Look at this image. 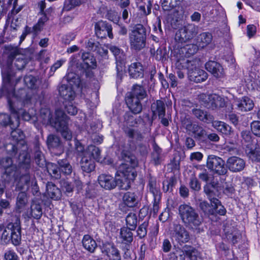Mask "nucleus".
Returning <instances> with one entry per match:
<instances>
[{
	"label": "nucleus",
	"instance_id": "nucleus-1",
	"mask_svg": "<svg viewBox=\"0 0 260 260\" xmlns=\"http://www.w3.org/2000/svg\"><path fill=\"white\" fill-rule=\"evenodd\" d=\"M8 59L6 64L1 65L2 74L3 79V85L2 88L3 91H11L14 90L13 83V77L11 73V68L13 67L12 63L14 62V67L16 69L20 70L23 69L27 63L24 55L20 54L19 50L17 48H9L8 52Z\"/></svg>",
	"mask_w": 260,
	"mask_h": 260
},
{
	"label": "nucleus",
	"instance_id": "nucleus-2",
	"mask_svg": "<svg viewBox=\"0 0 260 260\" xmlns=\"http://www.w3.org/2000/svg\"><path fill=\"white\" fill-rule=\"evenodd\" d=\"M122 158L123 162L118 168L115 180L119 189L127 190L137 176L135 168L138 165V161L134 155L129 154L123 153Z\"/></svg>",
	"mask_w": 260,
	"mask_h": 260
},
{
	"label": "nucleus",
	"instance_id": "nucleus-3",
	"mask_svg": "<svg viewBox=\"0 0 260 260\" xmlns=\"http://www.w3.org/2000/svg\"><path fill=\"white\" fill-rule=\"evenodd\" d=\"M179 214L183 223L189 229L200 232V225L203 219L196 209L189 205L183 204L179 206Z\"/></svg>",
	"mask_w": 260,
	"mask_h": 260
},
{
	"label": "nucleus",
	"instance_id": "nucleus-4",
	"mask_svg": "<svg viewBox=\"0 0 260 260\" xmlns=\"http://www.w3.org/2000/svg\"><path fill=\"white\" fill-rule=\"evenodd\" d=\"M200 60L180 59L175 65L177 69H186L189 79L197 83L205 81L208 78L207 73L203 70L198 68Z\"/></svg>",
	"mask_w": 260,
	"mask_h": 260
},
{
	"label": "nucleus",
	"instance_id": "nucleus-5",
	"mask_svg": "<svg viewBox=\"0 0 260 260\" xmlns=\"http://www.w3.org/2000/svg\"><path fill=\"white\" fill-rule=\"evenodd\" d=\"M46 114L50 124L57 132H60L65 140H71L72 138V134L68 128V117L64 112L60 109L56 110L54 118L52 117L49 110L46 111Z\"/></svg>",
	"mask_w": 260,
	"mask_h": 260
},
{
	"label": "nucleus",
	"instance_id": "nucleus-6",
	"mask_svg": "<svg viewBox=\"0 0 260 260\" xmlns=\"http://www.w3.org/2000/svg\"><path fill=\"white\" fill-rule=\"evenodd\" d=\"M18 159L20 169L24 170L26 173L20 177L19 181L17 183L16 189L25 191L28 189L30 181L34 178L27 172L31 167L30 156L27 151L24 150L19 154Z\"/></svg>",
	"mask_w": 260,
	"mask_h": 260
},
{
	"label": "nucleus",
	"instance_id": "nucleus-7",
	"mask_svg": "<svg viewBox=\"0 0 260 260\" xmlns=\"http://www.w3.org/2000/svg\"><path fill=\"white\" fill-rule=\"evenodd\" d=\"M2 93L7 96L10 110L12 113V117L9 115L3 114L1 115L0 118H2V123L5 126L10 125L12 129L15 128L19 126V120L18 111L15 109V104L14 99L18 100L17 96H13L14 91L12 92L9 90V91H3L2 88Z\"/></svg>",
	"mask_w": 260,
	"mask_h": 260
},
{
	"label": "nucleus",
	"instance_id": "nucleus-8",
	"mask_svg": "<svg viewBox=\"0 0 260 260\" xmlns=\"http://www.w3.org/2000/svg\"><path fill=\"white\" fill-rule=\"evenodd\" d=\"M146 31L145 27L141 24L136 25L129 34V42L131 48L140 50L145 46Z\"/></svg>",
	"mask_w": 260,
	"mask_h": 260
},
{
	"label": "nucleus",
	"instance_id": "nucleus-9",
	"mask_svg": "<svg viewBox=\"0 0 260 260\" xmlns=\"http://www.w3.org/2000/svg\"><path fill=\"white\" fill-rule=\"evenodd\" d=\"M13 96H17L18 100L14 99L15 104V109L19 111L18 116L22 115L24 120L28 121L31 119V116L29 114L26 112L22 111V106H25L29 103L30 101V97L28 96L24 89H20L18 91L17 93L14 91Z\"/></svg>",
	"mask_w": 260,
	"mask_h": 260
},
{
	"label": "nucleus",
	"instance_id": "nucleus-10",
	"mask_svg": "<svg viewBox=\"0 0 260 260\" xmlns=\"http://www.w3.org/2000/svg\"><path fill=\"white\" fill-rule=\"evenodd\" d=\"M206 166L209 170L219 176L225 175L228 173L224 160L214 155H210L208 156Z\"/></svg>",
	"mask_w": 260,
	"mask_h": 260
},
{
	"label": "nucleus",
	"instance_id": "nucleus-11",
	"mask_svg": "<svg viewBox=\"0 0 260 260\" xmlns=\"http://www.w3.org/2000/svg\"><path fill=\"white\" fill-rule=\"evenodd\" d=\"M200 100L201 105L209 109L214 110L225 106L224 99L216 94H202L200 96Z\"/></svg>",
	"mask_w": 260,
	"mask_h": 260
},
{
	"label": "nucleus",
	"instance_id": "nucleus-12",
	"mask_svg": "<svg viewBox=\"0 0 260 260\" xmlns=\"http://www.w3.org/2000/svg\"><path fill=\"white\" fill-rule=\"evenodd\" d=\"M198 50V47L194 44H189L181 47L178 50L176 55V62L177 63L180 59H187L188 60H199L196 58L191 57Z\"/></svg>",
	"mask_w": 260,
	"mask_h": 260
},
{
	"label": "nucleus",
	"instance_id": "nucleus-13",
	"mask_svg": "<svg viewBox=\"0 0 260 260\" xmlns=\"http://www.w3.org/2000/svg\"><path fill=\"white\" fill-rule=\"evenodd\" d=\"M95 33L96 36L101 39L108 37L110 39L113 38L112 27L106 21H99L94 25Z\"/></svg>",
	"mask_w": 260,
	"mask_h": 260
},
{
	"label": "nucleus",
	"instance_id": "nucleus-14",
	"mask_svg": "<svg viewBox=\"0 0 260 260\" xmlns=\"http://www.w3.org/2000/svg\"><path fill=\"white\" fill-rule=\"evenodd\" d=\"M173 240L181 244L187 242L189 240L188 232L182 225L179 224L174 225L172 233Z\"/></svg>",
	"mask_w": 260,
	"mask_h": 260
},
{
	"label": "nucleus",
	"instance_id": "nucleus-15",
	"mask_svg": "<svg viewBox=\"0 0 260 260\" xmlns=\"http://www.w3.org/2000/svg\"><path fill=\"white\" fill-rule=\"evenodd\" d=\"M7 229L11 232V240L12 243L15 246H18L21 243V226L19 222L9 223Z\"/></svg>",
	"mask_w": 260,
	"mask_h": 260
},
{
	"label": "nucleus",
	"instance_id": "nucleus-16",
	"mask_svg": "<svg viewBox=\"0 0 260 260\" xmlns=\"http://www.w3.org/2000/svg\"><path fill=\"white\" fill-rule=\"evenodd\" d=\"M109 49L115 56L116 59L117 76L121 77L122 74L123 66L124 64L125 55L122 50L115 46H111Z\"/></svg>",
	"mask_w": 260,
	"mask_h": 260
},
{
	"label": "nucleus",
	"instance_id": "nucleus-17",
	"mask_svg": "<svg viewBox=\"0 0 260 260\" xmlns=\"http://www.w3.org/2000/svg\"><path fill=\"white\" fill-rule=\"evenodd\" d=\"M245 161L237 156L230 157L226 161V167L229 170L233 173L242 171L245 167Z\"/></svg>",
	"mask_w": 260,
	"mask_h": 260
},
{
	"label": "nucleus",
	"instance_id": "nucleus-18",
	"mask_svg": "<svg viewBox=\"0 0 260 260\" xmlns=\"http://www.w3.org/2000/svg\"><path fill=\"white\" fill-rule=\"evenodd\" d=\"M98 183L102 188L108 190L114 189L117 186L115 178L109 174H101L98 177Z\"/></svg>",
	"mask_w": 260,
	"mask_h": 260
},
{
	"label": "nucleus",
	"instance_id": "nucleus-19",
	"mask_svg": "<svg viewBox=\"0 0 260 260\" xmlns=\"http://www.w3.org/2000/svg\"><path fill=\"white\" fill-rule=\"evenodd\" d=\"M206 70L211 73L216 78H222L224 75L222 67L214 61H209L205 64Z\"/></svg>",
	"mask_w": 260,
	"mask_h": 260
},
{
	"label": "nucleus",
	"instance_id": "nucleus-20",
	"mask_svg": "<svg viewBox=\"0 0 260 260\" xmlns=\"http://www.w3.org/2000/svg\"><path fill=\"white\" fill-rule=\"evenodd\" d=\"M204 191L210 201V203H212L213 200H218L216 197H219L220 193L217 184H214L213 182L206 184L204 187Z\"/></svg>",
	"mask_w": 260,
	"mask_h": 260
},
{
	"label": "nucleus",
	"instance_id": "nucleus-21",
	"mask_svg": "<svg viewBox=\"0 0 260 260\" xmlns=\"http://www.w3.org/2000/svg\"><path fill=\"white\" fill-rule=\"evenodd\" d=\"M125 103L133 113L137 114L141 112L142 110L141 100L126 95L125 97Z\"/></svg>",
	"mask_w": 260,
	"mask_h": 260
},
{
	"label": "nucleus",
	"instance_id": "nucleus-22",
	"mask_svg": "<svg viewBox=\"0 0 260 260\" xmlns=\"http://www.w3.org/2000/svg\"><path fill=\"white\" fill-rule=\"evenodd\" d=\"M126 95L142 101L147 97V94L143 86L136 84L133 85L131 91L128 92Z\"/></svg>",
	"mask_w": 260,
	"mask_h": 260
},
{
	"label": "nucleus",
	"instance_id": "nucleus-23",
	"mask_svg": "<svg viewBox=\"0 0 260 260\" xmlns=\"http://www.w3.org/2000/svg\"><path fill=\"white\" fill-rule=\"evenodd\" d=\"M237 109L242 112L251 111L254 107L253 101L247 96H244L237 102Z\"/></svg>",
	"mask_w": 260,
	"mask_h": 260
},
{
	"label": "nucleus",
	"instance_id": "nucleus-24",
	"mask_svg": "<svg viewBox=\"0 0 260 260\" xmlns=\"http://www.w3.org/2000/svg\"><path fill=\"white\" fill-rule=\"evenodd\" d=\"M42 209L40 203L33 202L30 207V210L27 211L24 215L25 218L30 219L33 217L35 219H39L42 215Z\"/></svg>",
	"mask_w": 260,
	"mask_h": 260
},
{
	"label": "nucleus",
	"instance_id": "nucleus-25",
	"mask_svg": "<svg viewBox=\"0 0 260 260\" xmlns=\"http://www.w3.org/2000/svg\"><path fill=\"white\" fill-rule=\"evenodd\" d=\"M185 256L186 255L190 260H203L200 252L193 247L185 245L182 249H179Z\"/></svg>",
	"mask_w": 260,
	"mask_h": 260
},
{
	"label": "nucleus",
	"instance_id": "nucleus-26",
	"mask_svg": "<svg viewBox=\"0 0 260 260\" xmlns=\"http://www.w3.org/2000/svg\"><path fill=\"white\" fill-rule=\"evenodd\" d=\"M185 256L186 255L190 260H203L200 252L193 247L185 245L182 249H179Z\"/></svg>",
	"mask_w": 260,
	"mask_h": 260
},
{
	"label": "nucleus",
	"instance_id": "nucleus-27",
	"mask_svg": "<svg viewBox=\"0 0 260 260\" xmlns=\"http://www.w3.org/2000/svg\"><path fill=\"white\" fill-rule=\"evenodd\" d=\"M185 256L186 255L190 260H203L200 252L193 247L185 245L182 249H179Z\"/></svg>",
	"mask_w": 260,
	"mask_h": 260
},
{
	"label": "nucleus",
	"instance_id": "nucleus-28",
	"mask_svg": "<svg viewBox=\"0 0 260 260\" xmlns=\"http://www.w3.org/2000/svg\"><path fill=\"white\" fill-rule=\"evenodd\" d=\"M46 193L51 199L54 200H58L61 197V192L60 189L54 183L48 182L46 184Z\"/></svg>",
	"mask_w": 260,
	"mask_h": 260
},
{
	"label": "nucleus",
	"instance_id": "nucleus-29",
	"mask_svg": "<svg viewBox=\"0 0 260 260\" xmlns=\"http://www.w3.org/2000/svg\"><path fill=\"white\" fill-rule=\"evenodd\" d=\"M128 73L131 77L137 79L143 77V68L141 63H132L128 68Z\"/></svg>",
	"mask_w": 260,
	"mask_h": 260
},
{
	"label": "nucleus",
	"instance_id": "nucleus-30",
	"mask_svg": "<svg viewBox=\"0 0 260 260\" xmlns=\"http://www.w3.org/2000/svg\"><path fill=\"white\" fill-rule=\"evenodd\" d=\"M192 112L197 118L204 122L210 123L214 120V117L206 111L200 109H193Z\"/></svg>",
	"mask_w": 260,
	"mask_h": 260
},
{
	"label": "nucleus",
	"instance_id": "nucleus-31",
	"mask_svg": "<svg viewBox=\"0 0 260 260\" xmlns=\"http://www.w3.org/2000/svg\"><path fill=\"white\" fill-rule=\"evenodd\" d=\"M81 169L83 172L89 173L93 171L95 169L94 161L86 155L82 157L80 161Z\"/></svg>",
	"mask_w": 260,
	"mask_h": 260
},
{
	"label": "nucleus",
	"instance_id": "nucleus-32",
	"mask_svg": "<svg viewBox=\"0 0 260 260\" xmlns=\"http://www.w3.org/2000/svg\"><path fill=\"white\" fill-rule=\"evenodd\" d=\"M213 127L218 132L225 136H230L232 133L231 127L226 123L221 121H213Z\"/></svg>",
	"mask_w": 260,
	"mask_h": 260
},
{
	"label": "nucleus",
	"instance_id": "nucleus-33",
	"mask_svg": "<svg viewBox=\"0 0 260 260\" xmlns=\"http://www.w3.org/2000/svg\"><path fill=\"white\" fill-rule=\"evenodd\" d=\"M59 92L60 95L65 100L71 101L75 98V92L72 88L67 85H61L59 88Z\"/></svg>",
	"mask_w": 260,
	"mask_h": 260
},
{
	"label": "nucleus",
	"instance_id": "nucleus-34",
	"mask_svg": "<svg viewBox=\"0 0 260 260\" xmlns=\"http://www.w3.org/2000/svg\"><path fill=\"white\" fill-rule=\"evenodd\" d=\"M124 204L128 207L136 206L139 202L138 198L134 193L130 191L126 192L123 196Z\"/></svg>",
	"mask_w": 260,
	"mask_h": 260
},
{
	"label": "nucleus",
	"instance_id": "nucleus-35",
	"mask_svg": "<svg viewBox=\"0 0 260 260\" xmlns=\"http://www.w3.org/2000/svg\"><path fill=\"white\" fill-rule=\"evenodd\" d=\"M132 230L128 228V227H122L120 229V238L121 239L122 242L129 245L133 241V234L132 232Z\"/></svg>",
	"mask_w": 260,
	"mask_h": 260
},
{
	"label": "nucleus",
	"instance_id": "nucleus-36",
	"mask_svg": "<svg viewBox=\"0 0 260 260\" xmlns=\"http://www.w3.org/2000/svg\"><path fill=\"white\" fill-rule=\"evenodd\" d=\"M105 251L109 260H121L120 252L114 245L107 247Z\"/></svg>",
	"mask_w": 260,
	"mask_h": 260
},
{
	"label": "nucleus",
	"instance_id": "nucleus-37",
	"mask_svg": "<svg viewBox=\"0 0 260 260\" xmlns=\"http://www.w3.org/2000/svg\"><path fill=\"white\" fill-rule=\"evenodd\" d=\"M0 165L5 170V173L10 176L15 171V167L13 165V160L11 157H6L0 160Z\"/></svg>",
	"mask_w": 260,
	"mask_h": 260
},
{
	"label": "nucleus",
	"instance_id": "nucleus-38",
	"mask_svg": "<svg viewBox=\"0 0 260 260\" xmlns=\"http://www.w3.org/2000/svg\"><path fill=\"white\" fill-rule=\"evenodd\" d=\"M82 59L84 66L87 69H95L96 67V61L94 57L88 52L83 53Z\"/></svg>",
	"mask_w": 260,
	"mask_h": 260
},
{
	"label": "nucleus",
	"instance_id": "nucleus-39",
	"mask_svg": "<svg viewBox=\"0 0 260 260\" xmlns=\"http://www.w3.org/2000/svg\"><path fill=\"white\" fill-rule=\"evenodd\" d=\"M57 164L61 174L66 176L71 174L73 168L67 159L58 160Z\"/></svg>",
	"mask_w": 260,
	"mask_h": 260
},
{
	"label": "nucleus",
	"instance_id": "nucleus-40",
	"mask_svg": "<svg viewBox=\"0 0 260 260\" xmlns=\"http://www.w3.org/2000/svg\"><path fill=\"white\" fill-rule=\"evenodd\" d=\"M34 159L35 163L40 167L43 168L46 166V161L44 155L40 149L39 144H36L35 148Z\"/></svg>",
	"mask_w": 260,
	"mask_h": 260
},
{
	"label": "nucleus",
	"instance_id": "nucleus-41",
	"mask_svg": "<svg viewBox=\"0 0 260 260\" xmlns=\"http://www.w3.org/2000/svg\"><path fill=\"white\" fill-rule=\"evenodd\" d=\"M185 126L187 131L193 133L198 137H202L205 134L206 132L204 128L197 124H192L189 122L186 124Z\"/></svg>",
	"mask_w": 260,
	"mask_h": 260
},
{
	"label": "nucleus",
	"instance_id": "nucleus-42",
	"mask_svg": "<svg viewBox=\"0 0 260 260\" xmlns=\"http://www.w3.org/2000/svg\"><path fill=\"white\" fill-rule=\"evenodd\" d=\"M82 244L84 248L90 252H93L97 246L95 240L88 235L84 236Z\"/></svg>",
	"mask_w": 260,
	"mask_h": 260
},
{
	"label": "nucleus",
	"instance_id": "nucleus-43",
	"mask_svg": "<svg viewBox=\"0 0 260 260\" xmlns=\"http://www.w3.org/2000/svg\"><path fill=\"white\" fill-rule=\"evenodd\" d=\"M84 155L89 157L92 156L94 159L97 161H100L101 159L100 149L94 145H90L86 149Z\"/></svg>",
	"mask_w": 260,
	"mask_h": 260
},
{
	"label": "nucleus",
	"instance_id": "nucleus-44",
	"mask_svg": "<svg viewBox=\"0 0 260 260\" xmlns=\"http://www.w3.org/2000/svg\"><path fill=\"white\" fill-rule=\"evenodd\" d=\"M212 40V35L209 32H203L198 37L197 42L199 46L201 48H204L208 45Z\"/></svg>",
	"mask_w": 260,
	"mask_h": 260
},
{
	"label": "nucleus",
	"instance_id": "nucleus-45",
	"mask_svg": "<svg viewBox=\"0 0 260 260\" xmlns=\"http://www.w3.org/2000/svg\"><path fill=\"white\" fill-rule=\"evenodd\" d=\"M152 110L154 113L158 114L159 118L165 116L166 113V107L164 103L160 100H157L151 106Z\"/></svg>",
	"mask_w": 260,
	"mask_h": 260
},
{
	"label": "nucleus",
	"instance_id": "nucleus-46",
	"mask_svg": "<svg viewBox=\"0 0 260 260\" xmlns=\"http://www.w3.org/2000/svg\"><path fill=\"white\" fill-rule=\"evenodd\" d=\"M46 143L49 149L58 148L61 145L60 138L53 134L48 136Z\"/></svg>",
	"mask_w": 260,
	"mask_h": 260
},
{
	"label": "nucleus",
	"instance_id": "nucleus-47",
	"mask_svg": "<svg viewBox=\"0 0 260 260\" xmlns=\"http://www.w3.org/2000/svg\"><path fill=\"white\" fill-rule=\"evenodd\" d=\"M182 28L189 40L193 39L198 32V27L193 24H188Z\"/></svg>",
	"mask_w": 260,
	"mask_h": 260
},
{
	"label": "nucleus",
	"instance_id": "nucleus-48",
	"mask_svg": "<svg viewBox=\"0 0 260 260\" xmlns=\"http://www.w3.org/2000/svg\"><path fill=\"white\" fill-rule=\"evenodd\" d=\"M48 173L52 178L56 179H59L61 176V172L59 169V166L53 163H48L46 166Z\"/></svg>",
	"mask_w": 260,
	"mask_h": 260
},
{
	"label": "nucleus",
	"instance_id": "nucleus-49",
	"mask_svg": "<svg viewBox=\"0 0 260 260\" xmlns=\"http://www.w3.org/2000/svg\"><path fill=\"white\" fill-rule=\"evenodd\" d=\"M148 187L150 192L153 194V198H161L159 187L157 186L155 179L152 178L149 179Z\"/></svg>",
	"mask_w": 260,
	"mask_h": 260
},
{
	"label": "nucleus",
	"instance_id": "nucleus-50",
	"mask_svg": "<svg viewBox=\"0 0 260 260\" xmlns=\"http://www.w3.org/2000/svg\"><path fill=\"white\" fill-rule=\"evenodd\" d=\"M248 156L252 161L260 162V145L256 144L254 148H251Z\"/></svg>",
	"mask_w": 260,
	"mask_h": 260
},
{
	"label": "nucleus",
	"instance_id": "nucleus-51",
	"mask_svg": "<svg viewBox=\"0 0 260 260\" xmlns=\"http://www.w3.org/2000/svg\"><path fill=\"white\" fill-rule=\"evenodd\" d=\"M153 149L152 158L155 164L158 165L160 163L162 158V150L155 143L153 144Z\"/></svg>",
	"mask_w": 260,
	"mask_h": 260
},
{
	"label": "nucleus",
	"instance_id": "nucleus-52",
	"mask_svg": "<svg viewBox=\"0 0 260 260\" xmlns=\"http://www.w3.org/2000/svg\"><path fill=\"white\" fill-rule=\"evenodd\" d=\"M199 207L203 212L205 215H210L215 214V209L212 205L211 203L210 204L207 201H203L200 203Z\"/></svg>",
	"mask_w": 260,
	"mask_h": 260
},
{
	"label": "nucleus",
	"instance_id": "nucleus-53",
	"mask_svg": "<svg viewBox=\"0 0 260 260\" xmlns=\"http://www.w3.org/2000/svg\"><path fill=\"white\" fill-rule=\"evenodd\" d=\"M126 226L132 230H135L138 222L137 217L135 213H129L125 218Z\"/></svg>",
	"mask_w": 260,
	"mask_h": 260
},
{
	"label": "nucleus",
	"instance_id": "nucleus-54",
	"mask_svg": "<svg viewBox=\"0 0 260 260\" xmlns=\"http://www.w3.org/2000/svg\"><path fill=\"white\" fill-rule=\"evenodd\" d=\"M27 200L26 197V193L25 191H21L18 194L16 202V207L19 210V212H20V210L22 209L27 203Z\"/></svg>",
	"mask_w": 260,
	"mask_h": 260
},
{
	"label": "nucleus",
	"instance_id": "nucleus-55",
	"mask_svg": "<svg viewBox=\"0 0 260 260\" xmlns=\"http://www.w3.org/2000/svg\"><path fill=\"white\" fill-rule=\"evenodd\" d=\"M185 31L181 27L176 33L175 39L179 43L183 44L189 41Z\"/></svg>",
	"mask_w": 260,
	"mask_h": 260
},
{
	"label": "nucleus",
	"instance_id": "nucleus-56",
	"mask_svg": "<svg viewBox=\"0 0 260 260\" xmlns=\"http://www.w3.org/2000/svg\"><path fill=\"white\" fill-rule=\"evenodd\" d=\"M211 204L215 209V213H218L220 215H224L225 214L226 209L219 200H213Z\"/></svg>",
	"mask_w": 260,
	"mask_h": 260
},
{
	"label": "nucleus",
	"instance_id": "nucleus-57",
	"mask_svg": "<svg viewBox=\"0 0 260 260\" xmlns=\"http://www.w3.org/2000/svg\"><path fill=\"white\" fill-rule=\"evenodd\" d=\"M125 132L130 138L135 139L138 141H141L143 139V136L141 133L133 128H127L125 129Z\"/></svg>",
	"mask_w": 260,
	"mask_h": 260
},
{
	"label": "nucleus",
	"instance_id": "nucleus-58",
	"mask_svg": "<svg viewBox=\"0 0 260 260\" xmlns=\"http://www.w3.org/2000/svg\"><path fill=\"white\" fill-rule=\"evenodd\" d=\"M148 225V222L144 221L139 226L137 231V236L139 237L140 239H143L147 235V228Z\"/></svg>",
	"mask_w": 260,
	"mask_h": 260
},
{
	"label": "nucleus",
	"instance_id": "nucleus-59",
	"mask_svg": "<svg viewBox=\"0 0 260 260\" xmlns=\"http://www.w3.org/2000/svg\"><path fill=\"white\" fill-rule=\"evenodd\" d=\"M24 82L25 84L29 88H35L36 87L37 79L32 75L26 76L24 78Z\"/></svg>",
	"mask_w": 260,
	"mask_h": 260
},
{
	"label": "nucleus",
	"instance_id": "nucleus-60",
	"mask_svg": "<svg viewBox=\"0 0 260 260\" xmlns=\"http://www.w3.org/2000/svg\"><path fill=\"white\" fill-rule=\"evenodd\" d=\"M161 3L164 11H170L177 7V4L173 0H161Z\"/></svg>",
	"mask_w": 260,
	"mask_h": 260
},
{
	"label": "nucleus",
	"instance_id": "nucleus-61",
	"mask_svg": "<svg viewBox=\"0 0 260 260\" xmlns=\"http://www.w3.org/2000/svg\"><path fill=\"white\" fill-rule=\"evenodd\" d=\"M154 55L157 60L163 61L167 58V50L166 49L159 48L157 49Z\"/></svg>",
	"mask_w": 260,
	"mask_h": 260
},
{
	"label": "nucleus",
	"instance_id": "nucleus-62",
	"mask_svg": "<svg viewBox=\"0 0 260 260\" xmlns=\"http://www.w3.org/2000/svg\"><path fill=\"white\" fill-rule=\"evenodd\" d=\"M169 260H185V256L180 250L170 253Z\"/></svg>",
	"mask_w": 260,
	"mask_h": 260
},
{
	"label": "nucleus",
	"instance_id": "nucleus-63",
	"mask_svg": "<svg viewBox=\"0 0 260 260\" xmlns=\"http://www.w3.org/2000/svg\"><path fill=\"white\" fill-rule=\"evenodd\" d=\"M176 183L175 179L171 177L168 180L164 181L163 182V190L164 191L167 192L170 189H172L173 187Z\"/></svg>",
	"mask_w": 260,
	"mask_h": 260
},
{
	"label": "nucleus",
	"instance_id": "nucleus-64",
	"mask_svg": "<svg viewBox=\"0 0 260 260\" xmlns=\"http://www.w3.org/2000/svg\"><path fill=\"white\" fill-rule=\"evenodd\" d=\"M251 129L254 135L260 137V121H253L251 124Z\"/></svg>",
	"mask_w": 260,
	"mask_h": 260
}]
</instances>
